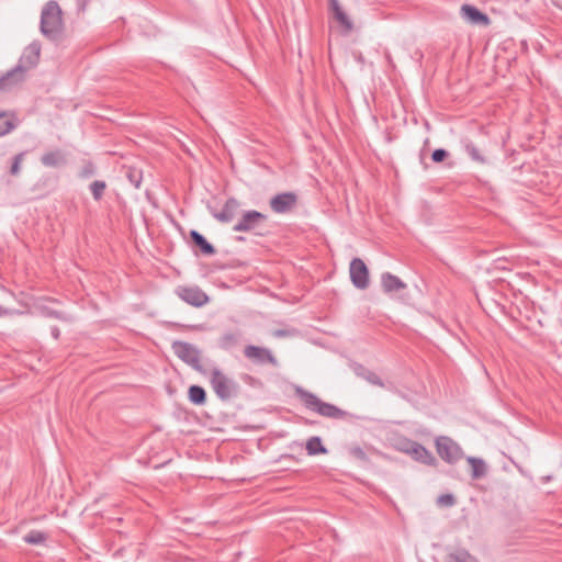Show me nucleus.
Instances as JSON below:
<instances>
[{
  "label": "nucleus",
  "instance_id": "obj_1",
  "mask_svg": "<svg viewBox=\"0 0 562 562\" xmlns=\"http://www.w3.org/2000/svg\"><path fill=\"white\" fill-rule=\"evenodd\" d=\"M295 395L301 400V402L308 411L314 412L323 417L331 419H346L350 416L348 412L342 411L330 403L323 402L314 393L304 390L302 386H295Z\"/></svg>",
  "mask_w": 562,
  "mask_h": 562
},
{
  "label": "nucleus",
  "instance_id": "obj_2",
  "mask_svg": "<svg viewBox=\"0 0 562 562\" xmlns=\"http://www.w3.org/2000/svg\"><path fill=\"white\" fill-rule=\"evenodd\" d=\"M41 33L50 41L60 37L64 23L61 18V9L56 1H48L41 13Z\"/></svg>",
  "mask_w": 562,
  "mask_h": 562
},
{
  "label": "nucleus",
  "instance_id": "obj_3",
  "mask_svg": "<svg viewBox=\"0 0 562 562\" xmlns=\"http://www.w3.org/2000/svg\"><path fill=\"white\" fill-rule=\"evenodd\" d=\"M210 383L216 396L222 401H228L236 396L239 390L238 383L218 368L212 369Z\"/></svg>",
  "mask_w": 562,
  "mask_h": 562
},
{
  "label": "nucleus",
  "instance_id": "obj_4",
  "mask_svg": "<svg viewBox=\"0 0 562 562\" xmlns=\"http://www.w3.org/2000/svg\"><path fill=\"white\" fill-rule=\"evenodd\" d=\"M172 350L179 359L189 364L195 371L205 373L201 364V351L194 345L177 340L172 342Z\"/></svg>",
  "mask_w": 562,
  "mask_h": 562
},
{
  "label": "nucleus",
  "instance_id": "obj_5",
  "mask_svg": "<svg viewBox=\"0 0 562 562\" xmlns=\"http://www.w3.org/2000/svg\"><path fill=\"white\" fill-rule=\"evenodd\" d=\"M436 449L439 457L448 463H456L463 458L461 447L447 436L436 439Z\"/></svg>",
  "mask_w": 562,
  "mask_h": 562
},
{
  "label": "nucleus",
  "instance_id": "obj_6",
  "mask_svg": "<svg viewBox=\"0 0 562 562\" xmlns=\"http://www.w3.org/2000/svg\"><path fill=\"white\" fill-rule=\"evenodd\" d=\"M267 221V215L255 211H246L241 214L238 222L234 225V232H250L260 227Z\"/></svg>",
  "mask_w": 562,
  "mask_h": 562
},
{
  "label": "nucleus",
  "instance_id": "obj_7",
  "mask_svg": "<svg viewBox=\"0 0 562 562\" xmlns=\"http://www.w3.org/2000/svg\"><path fill=\"white\" fill-rule=\"evenodd\" d=\"M349 274L352 284L359 290H366L369 286V270L364 261L360 258H353L350 262Z\"/></svg>",
  "mask_w": 562,
  "mask_h": 562
},
{
  "label": "nucleus",
  "instance_id": "obj_8",
  "mask_svg": "<svg viewBox=\"0 0 562 562\" xmlns=\"http://www.w3.org/2000/svg\"><path fill=\"white\" fill-rule=\"evenodd\" d=\"M401 450L409 454L415 461L427 465L436 464V458L432 453L417 441L407 440L403 443Z\"/></svg>",
  "mask_w": 562,
  "mask_h": 562
},
{
  "label": "nucleus",
  "instance_id": "obj_9",
  "mask_svg": "<svg viewBox=\"0 0 562 562\" xmlns=\"http://www.w3.org/2000/svg\"><path fill=\"white\" fill-rule=\"evenodd\" d=\"M244 356L257 364L269 363L272 367L279 366L277 358L268 348L248 345L244 349Z\"/></svg>",
  "mask_w": 562,
  "mask_h": 562
},
{
  "label": "nucleus",
  "instance_id": "obj_10",
  "mask_svg": "<svg viewBox=\"0 0 562 562\" xmlns=\"http://www.w3.org/2000/svg\"><path fill=\"white\" fill-rule=\"evenodd\" d=\"M177 294L188 304L200 307L209 302V296L198 286L178 288Z\"/></svg>",
  "mask_w": 562,
  "mask_h": 562
},
{
  "label": "nucleus",
  "instance_id": "obj_11",
  "mask_svg": "<svg viewBox=\"0 0 562 562\" xmlns=\"http://www.w3.org/2000/svg\"><path fill=\"white\" fill-rule=\"evenodd\" d=\"M296 203L297 196L293 192L279 193L269 202L271 210L279 214L290 212L295 207Z\"/></svg>",
  "mask_w": 562,
  "mask_h": 562
},
{
  "label": "nucleus",
  "instance_id": "obj_12",
  "mask_svg": "<svg viewBox=\"0 0 562 562\" xmlns=\"http://www.w3.org/2000/svg\"><path fill=\"white\" fill-rule=\"evenodd\" d=\"M40 55L41 44L40 42L34 41L25 47L16 66H22L23 71L26 72L29 69L33 68L38 63Z\"/></svg>",
  "mask_w": 562,
  "mask_h": 562
},
{
  "label": "nucleus",
  "instance_id": "obj_13",
  "mask_svg": "<svg viewBox=\"0 0 562 562\" xmlns=\"http://www.w3.org/2000/svg\"><path fill=\"white\" fill-rule=\"evenodd\" d=\"M239 202L236 199L231 198L225 202L221 211L211 210V214L218 222L227 224L236 217L239 211Z\"/></svg>",
  "mask_w": 562,
  "mask_h": 562
},
{
  "label": "nucleus",
  "instance_id": "obj_14",
  "mask_svg": "<svg viewBox=\"0 0 562 562\" xmlns=\"http://www.w3.org/2000/svg\"><path fill=\"white\" fill-rule=\"evenodd\" d=\"M25 79V72L22 66H15L9 70L5 75L0 77V91H10L14 87L19 86Z\"/></svg>",
  "mask_w": 562,
  "mask_h": 562
},
{
  "label": "nucleus",
  "instance_id": "obj_15",
  "mask_svg": "<svg viewBox=\"0 0 562 562\" xmlns=\"http://www.w3.org/2000/svg\"><path fill=\"white\" fill-rule=\"evenodd\" d=\"M461 15L467 22L471 24L487 25L490 22V19L486 14L482 13L477 8L470 4H463L461 7Z\"/></svg>",
  "mask_w": 562,
  "mask_h": 562
},
{
  "label": "nucleus",
  "instance_id": "obj_16",
  "mask_svg": "<svg viewBox=\"0 0 562 562\" xmlns=\"http://www.w3.org/2000/svg\"><path fill=\"white\" fill-rule=\"evenodd\" d=\"M352 371L357 376L366 380L368 383L380 387H384L382 379L375 372L369 370L364 366L360 363H355L352 366Z\"/></svg>",
  "mask_w": 562,
  "mask_h": 562
},
{
  "label": "nucleus",
  "instance_id": "obj_17",
  "mask_svg": "<svg viewBox=\"0 0 562 562\" xmlns=\"http://www.w3.org/2000/svg\"><path fill=\"white\" fill-rule=\"evenodd\" d=\"M329 8L334 13L335 20L347 31L350 32L353 29L352 21L347 13L341 9L338 0H328Z\"/></svg>",
  "mask_w": 562,
  "mask_h": 562
},
{
  "label": "nucleus",
  "instance_id": "obj_18",
  "mask_svg": "<svg viewBox=\"0 0 562 562\" xmlns=\"http://www.w3.org/2000/svg\"><path fill=\"white\" fill-rule=\"evenodd\" d=\"M381 283L384 292L386 293L398 292L406 288V284L400 278L390 272L382 274Z\"/></svg>",
  "mask_w": 562,
  "mask_h": 562
},
{
  "label": "nucleus",
  "instance_id": "obj_19",
  "mask_svg": "<svg viewBox=\"0 0 562 562\" xmlns=\"http://www.w3.org/2000/svg\"><path fill=\"white\" fill-rule=\"evenodd\" d=\"M41 162L45 167L56 168L66 164L65 155L59 150L47 151L41 157Z\"/></svg>",
  "mask_w": 562,
  "mask_h": 562
},
{
  "label": "nucleus",
  "instance_id": "obj_20",
  "mask_svg": "<svg viewBox=\"0 0 562 562\" xmlns=\"http://www.w3.org/2000/svg\"><path fill=\"white\" fill-rule=\"evenodd\" d=\"M467 461L471 465V476L473 480H479L486 475L487 468L483 459L468 457Z\"/></svg>",
  "mask_w": 562,
  "mask_h": 562
},
{
  "label": "nucleus",
  "instance_id": "obj_21",
  "mask_svg": "<svg viewBox=\"0 0 562 562\" xmlns=\"http://www.w3.org/2000/svg\"><path fill=\"white\" fill-rule=\"evenodd\" d=\"M446 562H479V560L468 550L459 548L447 554Z\"/></svg>",
  "mask_w": 562,
  "mask_h": 562
},
{
  "label": "nucleus",
  "instance_id": "obj_22",
  "mask_svg": "<svg viewBox=\"0 0 562 562\" xmlns=\"http://www.w3.org/2000/svg\"><path fill=\"white\" fill-rule=\"evenodd\" d=\"M190 236L195 246L205 255H214L216 252L213 245H211L205 237L196 231H191Z\"/></svg>",
  "mask_w": 562,
  "mask_h": 562
},
{
  "label": "nucleus",
  "instance_id": "obj_23",
  "mask_svg": "<svg viewBox=\"0 0 562 562\" xmlns=\"http://www.w3.org/2000/svg\"><path fill=\"white\" fill-rule=\"evenodd\" d=\"M189 400L195 405H203L206 401V393L202 386L191 385L189 387Z\"/></svg>",
  "mask_w": 562,
  "mask_h": 562
},
{
  "label": "nucleus",
  "instance_id": "obj_24",
  "mask_svg": "<svg viewBox=\"0 0 562 562\" xmlns=\"http://www.w3.org/2000/svg\"><path fill=\"white\" fill-rule=\"evenodd\" d=\"M306 451L310 456H315L319 453H326L327 449L322 443V440L319 437H311L306 441Z\"/></svg>",
  "mask_w": 562,
  "mask_h": 562
},
{
  "label": "nucleus",
  "instance_id": "obj_25",
  "mask_svg": "<svg viewBox=\"0 0 562 562\" xmlns=\"http://www.w3.org/2000/svg\"><path fill=\"white\" fill-rule=\"evenodd\" d=\"M15 128V124L12 117H10L7 113H0V137L9 134L11 131Z\"/></svg>",
  "mask_w": 562,
  "mask_h": 562
},
{
  "label": "nucleus",
  "instance_id": "obj_26",
  "mask_svg": "<svg viewBox=\"0 0 562 562\" xmlns=\"http://www.w3.org/2000/svg\"><path fill=\"white\" fill-rule=\"evenodd\" d=\"M238 342V335L234 333H226L220 339V346L223 349H231Z\"/></svg>",
  "mask_w": 562,
  "mask_h": 562
},
{
  "label": "nucleus",
  "instance_id": "obj_27",
  "mask_svg": "<svg viewBox=\"0 0 562 562\" xmlns=\"http://www.w3.org/2000/svg\"><path fill=\"white\" fill-rule=\"evenodd\" d=\"M105 189H106V183L101 180H95L90 184V191L95 201L101 200Z\"/></svg>",
  "mask_w": 562,
  "mask_h": 562
},
{
  "label": "nucleus",
  "instance_id": "obj_28",
  "mask_svg": "<svg viewBox=\"0 0 562 562\" xmlns=\"http://www.w3.org/2000/svg\"><path fill=\"white\" fill-rule=\"evenodd\" d=\"M464 148H465L467 154L474 161L480 162V164H484L485 162V158L481 155L480 150L477 149V147L472 142L465 143Z\"/></svg>",
  "mask_w": 562,
  "mask_h": 562
},
{
  "label": "nucleus",
  "instance_id": "obj_29",
  "mask_svg": "<svg viewBox=\"0 0 562 562\" xmlns=\"http://www.w3.org/2000/svg\"><path fill=\"white\" fill-rule=\"evenodd\" d=\"M45 539V535L41 531H31L24 537L25 542L30 544H41Z\"/></svg>",
  "mask_w": 562,
  "mask_h": 562
},
{
  "label": "nucleus",
  "instance_id": "obj_30",
  "mask_svg": "<svg viewBox=\"0 0 562 562\" xmlns=\"http://www.w3.org/2000/svg\"><path fill=\"white\" fill-rule=\"evenodd\" d=\"M24 155H25V153H20V154L14 156L13 162H12V166H11V169H10L11 175H13V176L19 175L20 169H21V164H22V161L24 159Z\"/></svg>",
  "mask_w": 562,
  "mask_h": 562
},
{
  "label": "nucleus",
  "instance_id": "obj_31",
  "mask_svg": "<svg viewBox=\"0 0 562 562\" xmlns=\"http://www.w3.org/2000/svg\"><path fill=\"white\" fill-rule=\"evenodd\" d=\"M447 156L448 151L446 149L438 148L432 151L431 159L435 162H441L446 159Z\"/></svg>",
  "mask_w": 562,
  "mask_h": 562
},
{
  "label": "nucleus",
  "instance_id": "obj_32",
  "mask_svg": "<svg viewBox=\"0 0 562 562\" xmlns=\"http://www.w3.org/2000/svg\"><path fill=\"white\" fill-rule=\"evenodd\" d=\"M438 504L442 506H452L454 504V497L451 494H443L438 497Z\"/></svg>",
  "mask_w": 562,
  "mask_h": 562
},
{
  "label": "nucleus",
  "instance_id": "obj_33",
  "mask_svg": "<svg viewBox=\"0 0 562 562\" xmlns=\"http://www.w3.org/2000/svg\"><path fill=\"white\" fill-rule=\"evenodd\" d=\"M46 316L48 317H53V318H57V319H61V321H65V322H70L72 318L68 315H65L60 312H57V311H53V310H49L46 312Z\"/></svg>",
  "mask_w": 562,
  "mask_h": 562
},
{
  "label": "nucleus",
  "instance_id": "obj_34",
  "mask_svg": "<svg viewBox=\"0 0 562 562\" xmlns=\"http://www.w3.org/2000/svg\"><path fill=\"white\" fill-rule=\"evenodd\" d=\"M93 173H94V168H93V166H92L91 164H88V165H86V166L82 168V170H81V172H80V176H81L82 178H88V177L92 176Z\"/></svg>",
  "mask_w": 562,
  "mask_h": 562
},
{
  "label": "nucleus",
  "instance_id": "obj_35",
  "mask_svg": "<svg viewBox=\"0 0 562 562\" xmlns=\"http://www.w3.org/2000/svg\"><path fill=\"white\" fill-rule=\"evenodd\" d=\"M291 334L290 330H286V329H277L273 331V336L274 337H278V338H281V337H286Z\"/></svg>",
  "mask_w": 562,
  "mask_h": 562
},
{
  "label": "nucleus",
  "instance_id": "obj_36",
  "mask_svg": "<svg viewBox=\"0 0 562 562\" xmlns=\"http://www.w3.org/2000/svg\"><path fill=\"white\" fill-rule=\"evenodd\" d=\"M50 334H52V336H53L55 339H58V338H59V336H60V330H59V328H58V327L54 326V327H52V329H50Z\"/></svg>",
  "mask_w": 562,
  "mask_h": 562
},
{
  "label": "nucleus",
  "instance_id": "obj_37",
  "mask_svg": "<svg viewBox=\"0 0 562 562\" xmlns=\"http://www.w3.org/2000/svg\"><path fill=\"white\" fill-rule=\"evenodd\" d=\"M353 454L359 457V458H363L364 457V452L360 448L353 449Z\"/></svg>",
  "mask_w": 562,
  "mask_h": 562
},
{
  "label": "nucleus",
  "instance_id": "obj_38",
  "mask_svg": "<svg viewBox=\"0 0 562 562\" xmlns=\"http://www.w3.org/2000/svg\"><path fill=\"white\" fill-rule=\"evenodd\" d=\"M135 187L138 188L139 187V181L137 180L136 182H134Z\"/></svg>",
  "mask_w": 562,
  "mask_h": 562
},
{
  "label": "nucleus",
  "instance_id": "obj_39",
  "mask_svg": "<svg viewBox=\"0 0 562 562\" xmlns=\"http://www.w3.org/2000/svg\"><path fill=\"white\" fill-rule=\"evenodd\" d=\"M386 58H387V60L391 63V56H390V54H386Z\"/></svg>",
  "mask_w": 562,
  "mask_h": 562
}]
</instances>
